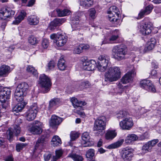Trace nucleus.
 I'll return each mask as SVG.
<instances>
[{
	"instance_id": "nucleus-1",
	"label": "nucleus",
	"mask_w": 161,
	"mask_h": 161,
	"mask_svg": "<svg viewBox=\"0 0 161 161\" xmlns=\"http://www.w3.org/2000/svg\"><path fill=\"white\" fill-rule=\"evenodd\" d=\"M121 72L120 68L116 66L111 67L105 73V81L113 82L117 80L121 77Z\"/></svg>"
},
{
	"instance_id": "nucleus-2",
	"label": "nucleus",
	"mask_w": 161,
	"mask_h": 161,
	"mask_svg": "<svg viewBox=\"0 0 161 161\" xmlns=\"http://www.w3.org/2000/svg\"><path fill=\"white\" fill-rule=\"evenodd\" d=\"M28 88V85L25 82H21L18 84L14 93V97L17 101L24 100L23 97L26 94V91Z\"/></svg>"
},
{
	"instance_id": "nucleus-3",
	"label": "nucleus",
	"mask_w": 161,
	"mask_h": 161,
	"mask_svg": "<svg viewBox=\"0 0 161 161\" xmlns=\"http://www.w3.org/2000/svg\"><path fill=\"white\" fill-rule=\"evenodd\" d=\"M112 52L114 58L118 60L125 59V56L127 53L126 47L123 45L114 46Z\"/></svg>"
},
{
	"instance_id": "nucleus-4",
	"label": "nucleus",
	"mask_w": 161,
	"mask_h": 161,
	"mask_svg": "<svg viewBox=\"0 0 161 161\" xmlns=\"http://www.w3.org/2000/svg\"><path fill=\"white\" fill-rule=\"evenodd\" d=\"M38 82L42 88L41 91L42 93H46L49 91L51 86V82L47 76L44 74L40 75Z\"/></svg>"
},
{
	"instance_id": "nucleus-5",
	"label": "nucleus",
	"mask_w": 161,
	"mask_h": 161,
	"mask_svg": "<svg viewBox=\"0 0 161 161\" xmlns=\"http://www.w3.org/2000/svg\"><path fill=\"white\" fill-rule=\"evenodd\" d=\"M109 20L117 25L119 24L120 13L117 8L115 6L110 7L108 12Z\"/></svg>"
},
{
	"instance_id": "nucleus-6",
	"label": "nucleus",
	"mask_w": 161,
	"mask_h": 161,
	"mask_svg": "<svg viewBox=\"0 0 161 161\" xmlns=\"http://www.w3.org/2000/svg\"><path fill=\"white\" fill-rule=\"evenodd\" d=\"M106 124V118L104 116L98 117L95 121L93 127V130L97 131L99 132L100 135L104 133V130L105 129Z\"/></svg>"
},
{
	"instance_id": "nucleus-7",
	"label": "nucleus",
	"mask_w": 161,
	"mask_h": 161,
	"mask_svg": "<svg viewBox=\"0 0 161 161\" xmlns=\"http://www.w3.org/2000/svg\"><path fill=\"white\" fill-rule=\"evenodd\" d=\"M109 60V56L106 55L100 56L96 64L97 68L98 70L100 72L105 71L108 64L110 63Z\"/></svg>"
},
{
	"instance_id": "nucleus-8",
	"label": "nucleus",
	"mask_w": 161,
	"mask_h": 161,
	"mask_svg": "<svg viewBox=\"0 0 161 161\" xmlns=\"http://www.w3.org/2000/svg\"><path fill=\"white\" fill-rule=\"evenodd\" d=\"M49 136L48 135H42L37 140L35 146L36 150H42L46 147V145L49 140Z\"/></svg>"
},
{
	"instance_id": "nucleus-9",
	"label": "nucleus",
	"mask_w": 161,
	"mask_h": 161,
	"mask_svg": "<svg viewBox=\"0 0 161 161\" xmlns=\"http://www.w3.org/2000/svg\"><path fill=\"white\" fill-rule=\"evenodd\" d=\"M153 27V24L150 22H142L139 26L140 32L143 35L150 34L151 32Z\"/></svg>"
},
{
	"instance_id": "nucleus-10",
	"label": "nucleus",
	"mask_w": 161,
	"mask_h": 161,
	"mask_svg": "<svg viewBox=\"0 0 161 161\" xmlns=\"http://www.w3.org/2000/svg\"><path fill=\"white\" fill-rule=\"evenodd\" d=\"M38 108L37 104L35 103L31 105L26 113V117L27 120L31 121L34 120L36 117L37 112Z\"/></svg>"
},
{
	"instance_id": "nucleus-11",
	"label": "nucleus",
	"mask_w": 161,
	"mask_h": 161,
	"mask_svg": "<svg viewBox=\"0 0 161 161\" xmlns=\"http://www.w3.org/2000/svg\"><path fill=\"white\" fill-rule=\"evenodd\" d=\"M15 12L9 8H3L0 11V18L4 20L13 17Z\"/></svg>"
},
{
	"instance_id": "nucleus-12",
	"label": "nucleus",
	"mask_w": 161,
	"mask_h": 161,
	"mask_svg": "<svg viewBox=\"0 0 161 161\" xmlns=\"http://www.w3.org/2000/svg\"><path fill=\"white\" fill-rule=\"evenodd\" d=\"M140 86L148 91L155 92L156 89L152 81L149 80H143L140 81Z\"/></svg>"
},
{
	"instance_id": "nucleus-13",
	"label": "nucleus",
	"mask_w": 161,
	"mask_h": 161,
	"mask_svg": "<svg viewBox=\"0 0 161 161\" xmlns=\"http://www.w3.org/2000/svg\"><path fill=\"white\" fill-rule=\"evenodd\" d=\"M21 128L19 125H14L13 128H10L7 132V138L10 141L13 137V133H14L16 136H18L20 132Z\"/></svg>"
},
{
	"instance_id": "nucleus-14",
	"label": "nucleus",
	"mask_w": 161,
	"mask_h": 161,
	"mask_svg": "<svg viewBox=\"0 0 161 161\" xmlns=\"http://www.w3.org/2000/svg\"><path fill=\"white\" fill-rule=\"evenodd\" d=\"M133 156L132 150L128 147L123 149L120 153V156L125 161H130Z\"/></svg>"
},
{
	"instance_id": "nucleus-15",
	"label": "nucleus",
	"mask_w": 161,
	"mask_h": 161,
	"mask_svg": "<svg viewBox=\"0 0 161 161\" xmlns=\"http://www.w3.org/2000/svg\"><path fill=\"white\" fill-rule=\"evenodd\" d=\"M133 122L130 117H126L119 123L121 128L123 130H130L133 125Z\"/></svg>"
},
{
	"instance_id": "nucleus-16",
	"label": "nucleus",
	"mask_w": 161,
	"mask_h": 161,
	"mask_svg": "<svg viewBox=\"0 0 161 161\" xmlns=\"http://www.w3.org/2000/svg\"><path fill=\"white\" fill-rule=\"evenodd\" d=\"M42 123L36 120L33 123L32 125L30 128V131L33 134H39L42 131Z\"/></svg>"
},
{
	"instance_id": "nucleus-17",
	"label": "nucleus",
	"mask_w": 161,
	"mask_h": 161,
	"mask_svg": "<svg viewBox=\"0 0 161 161\" xmlns=\"http://www.w3.org/2000/svg\"><path fill=\"white\" fill-rule=\"evenodd\" d=\"M11 91L7 88H4L0 91V101L2 103H5L6 100L10 97Z\"/></svg>"
},
{
	"instance_id": "nucleus-18",
	"label": "nucleus",
	"mask_w": 161,
	"mask_h": 161,
	"mask_svg": "<svg viewBox=\"0 0 161 161\" xmlns=\"http://www.w3.org/2000/svg\"><path fill=\"white\" fill-rule=\"evenodd\" d=\"M124 91V87L120 82L117 83V86H111L110 88L109 94L110 95H120Z\"/></svg>"
},
{
	"instance_id": "nucleus-19",
	"label": "nucleus",
	"mask_w": 161,
	"mask_h": 161,
	"mask_svg": "<svg viewBox=\"0 0 161 161\" xmlns=\"http://www.w3.org/2000/svg\"><path fill=\"white\" fill-rule=\"evenodd\" d=\"M82 61L83 62V69L89 71L94 70L95 68L96 64H97L96 61L94 60H91L89 61L85 60L84 62L82 59Z\"/></svg>"
},
{
	"instance_id": "nucleus-20",
	"label": "nucleus",
	"mask_w": 161,
	"mask_h": 161,
	"mask_svg": "<svg viewBox=\"0 0 161 161\" xmlns=\"http://www.w3.org/2000/svg\"><path fill=\"white\" fill-rule=\"evenodd\" d=\"M136 73L134 69L128 72L122 78L121 82L125 84L131 81L132 80L133 77L135 75Z\"/></svg>"
},
{
	"instance_id": "nucleus-21",
	"label": "nucleus",
	"mask_w": 161,
	"mask_h": 161,
	"mask_svg": "<svg viewBox=\"0 0 161 161\" xmlns=\"http://www.w3.org/2000/svg\"><path fill=\"white\" fill-rule=\"evenodd\" d=\"M62 103L60 99L55 97L51 99L49 102L48 108L49 110L55 109Z\"/></svg>"
},
{
	"instance_id": "nucleus-22",
	"label": "nucleus",
	"mask_w": 161,
	"mask_h": 161,
	"mask_svg": "<svg viewBox=\"0 0 161 161\" xmlns=\"http://www.w3.org/2000/svg\"><path fill=\"white\" fill-rule=\"evenodd\" d=\"M63 119L56 115H53L51 117V120L49 121V125L52 128L58 125L62 121Z\"/></svg>"
},
{
	"instance_id": "nucleus-23",
	"label": "nucleus",
	"mask_w": 161,
	"mask_h": 161,
	"mask_svg": "<svg viewBox=\"0 0 161 161\" xmlns=\"http://www.w3.org/2000/svg\"><path fill=\"white\" fill-rule=\"evenodd\" d=\"M156 43V40L154 38L152 37L148 41L143 50L145 53L152 50L154 47Z\"/></svg>"
},
{
	"instance_id": "nucleus-24",
	"label": "nucleus",
	"mask_w": 161,
	"mask_h": 161,
	"mask_svg": "<svg viewBox=\"0 0 161 161\" xmlns=\"http://www.w3.org/2000/svg\"><path fill=\"white\" fill-rule=\"evenodd\" d=\"M17 101L19 102V103L13 107L12 109L13 112H15L14 114L21 112L26 104V103L23 100Z\"/></svg>"
},
{
	"instance_id": "nucleus-25",
	"label": "nucleus",
	"mask_w": 161,
	"mask_h": 161,
	"mask_svg": "<svg viewBox=\"0 0 161 161\" xmlns=\"http://www.w3.org/2000/svg\"><path fill=\"white\" fill-rule=\"evenodd\" d=\"M111 36L108 38L109 42H114L117 39L120 35L119 31L118 30H115L114 31H111L110 32Z\"/></svg>"
},
{
	"instance_id": "nucleus-26",
	"label": "nucleus",
	"mask_w": 161,
	"mask_h": 161,
	"mask_svg": "<svg viewBox=\"0 0 161 161\" xmlns=\"http://www.w3.org/2000/svg\"><path fill=\"white\" fill-rule=\"evenodd\" d=\"M50 37L51 39L53 40L54 42H59L60 40H62L64 39H67L66 37L62 35L60 33H57V34L54 33L50 36Z\"/></svg>"
},
{
	"instance_id": "nucleus-27",
	"label": "nucleus",
	"mask_w": 161,
	"mask_h": 161,
	"mask_svg": "<svg viewBox=\"0 0 161 161\" xmlns=\"http://www.w3.org/2000/svg\"><path fill=\"white\" fill-rule=\"evenodd\" d=\"M89 48L88 45L84 44H81L76 47L74 49V53L79 54L82 53L83 50Z\"/></svg>"
},
{
	"instance_id": "nucleus-28",
	"label": "nucleus",
	"mask_w": 161,
	"mask_h": 161,
	"mask_svg": "<svg viewBox=\"0 0 161 161\" xmlns=\"http://www.w3.org/2000/svg\"><path fill=\"white\" fill-rule=\"evenodd\" d=\"M81 137L82 140L85 142L84 143L86 144L84 146H90V137L89 133L87 132H84L82 134Z\"/></svg>"
},
{
	"instance_id": "nucleus-29",
	"label": "nucleus",
	"mask_w": 161,
	"mask_h": 161,
	"mask_svg": "<svg viewBox=\"0 0 161 161\" xmlns=\"http://www.w3.org/2000/svg\"><path fill=\"white\" fill-rule=\"evenodd\" d=\"M10 67L5 65H2L0 67V76H5L9 72Z\"/></svg>"
},
{
	"instance_id": "nucleus-30",
	"label": "nucleus",
	"mask_w": 161,
	"mask_h": 161,
	"mask_svg": "<svg viewBox=\"0 0 161 161\" xmlns=\"http://www.w3.org/2000/svg\"><path fill=\"white\" fill-rule=\"evenodd\" d=\"M28 21L31 25H36L39 22V18L35 15H31L28 18Z\"/></svg>"
},
{
	"instance_id": "nucleus-31",
	"label": "nucleus",
	"mask_w": 161,
	"mask_h": 161,
	"mask_svg": "<svg viewBox=\"0 0 161 161\" xmlns=\"http://www.w3.org/2000/svg\"><path fill=\"white\" fill-rule=\"evenodd\" d=\"M153 8V6L152 4H150L145 8L144 10L141 11L139 14V16L142 17L144 15L149 14Z\"/></svg>"
},
{
	"instance_id": "nucleus-32",
	"label": "nucleus",
	"mask_w": 161,
	"mask_h": 161,
	"mask_svg": "<svg viewBox=\"0 0 161 161\" xmlns=\"http://www.w3.org/2000/svg\"><path fill=\"white\" fill-rule=\"evenodd\" d=\"M76 19L72 20L71 23V26L73 29V30L79 31L80 29L79 25V19L78 16L75 17Z\"/></svg>"
},
{
	"instance_id": "nucleus-33",
	"label": "nucleus",
	"mask_w": 161,
	"mask_h": 161,
	"mask_svg": "<svg viewBox=\"0 0 161 161\" xmlns=\"http://www.w3.org/2000/svg\"><path fill=\"white\" fill-rule=\"evenodd\" d=\"M93 0H80V5L85 8L91 6L93 4Z\"/></svg>"
},
{
	"instance_id": "nucleus-34",
	"label": "nucleus",
	"mask_w": 161,
	"mask_h": 161,
	"mask_svg": "<svg viewBox=\"0 0 161 161\" xmlns=\"http://www.w3.org/2000/svg\"><path fill=\"white\" fill-rule=\"evenodd\" d=\"M138 139V137L134 134L129 135L125 139V142L126 143L130 144L132 142Z\"/></svg>"
},
{
	"instance_id": "nucleus-35",
	"label": "nucleus",
	"mask_w": 161,
	"mask_h": 161,
	"mask_svg": "<svg viewBox=\"0 0 161 161\" xmlns=\"http://www.w3.org/2000/svg\"><path fill=\"white\" fill-rule=\"evenodd\" d=\"M58 66L59 70H65L66 67V65L65 64V61L63 57L61 58L58 61Z\"/></svg>"
},
{
	"instance_id": "nucleus-36",
	"label": "nucleus",
	"mask_w": 161,
	"mask_h": 161,
	"mask_svg": "<svg viewBox=\"0 0 161 161\" xmlns=\"http://www.w3.org/2000/svg\"><path fill=\"white\" fill-rule=\"evenodd\" d=\"M61 140L60 137L57 136H53L51 140V144L54 147L56 146L61 144Z\"/></svg>"
},
{
	"instance_id": "nucleus-37",
	"label": "nucleus",
	"mask_w": 161,
	"mask_h": 161,
	"mask_svg": "<svg viewBox=\"0 0 161 161\" xmlns=\"http://www.w3.org/2000/svg\"><path fill=\"white\" fill-rule=\"evenodd\" d=\"M27 72L33 76L37 77L38 75V73L37 70L32 66L31 65L28 66L26 68Z\"/></svg>"
},
{
	"instance_id": "nucleus-38",
	"label": "nucleus",
	"mask_w": 161,
	"mask_h": 161,
	"mask_svg": "<svg viewBox=\"0 0 161 161\" xmlns=\"http://www.w3.org/2000/svg\"><path fill=\"white\" fill-rule=\"evenodd\" d=\"M26 15V13L25 12L21 13L17 17L15 18L12 24L14 25H18L23 20Z\"/></svg>"
},
{
	"instance_id": "nucleus-39",
	"label": "nucleus",
	"mask_w": 161,
	"mask_h": 161,
	"mask_svg": "<svg viewBox=\"0 0 161 161\" xmlns=\"http://www.w3.org/2000/svg\"><path fill=\"white\" fill-rule=\"evenodd\" d=\"M68 157L71 158L74 161H83L84 160L81 156L72 153H69Z\"/></svg>"
},
{
	"instance_id": "nucleus-40",
	"label": "nucleus",
	"mask_w": 161,
	"mask_h": 161,
	"mask_svg": "<svg viewBox=\"0 0 161 161\" xmlns=\"http://www.w3.org/2000/svg\"><path fill=\"white\" fill-rule=\"evenodd\" d=\"M116 135L114 131H108L105 134V138L108 140H111L116 136Z\"/></svg>"
},
{
	"instance_id": "nucleus-41",
	"label": "nucleus",
	"mask_w": 161,
	"mask_h": 161,
	"mask_svg": "<svg viewBox=\"0 0 161 161\" xmlns=\"http://www.w3.org/2000/svg\"><path fill=\"white\" fill-rule=\"evenodd\" d=\"M64 151L62 149L56 150L55 151L56 155L53 157V161H56L62 156Z\"/></svg>"
},
{
	"instance_id": "nucleus-42",
	"label": "nucleus",
	"mask_w": 161,
	"mask_h": 161,
	"mask_svg": "<svg viewBox=\"0 0 161 161\" xmlns=\"http://www.w3.org/2000/svg\"><path fill=\"white\" fill-rule=\"evenodd\" d=\"M58 15L60 17H62L67 15L69 13V10L67 9H64L63 10H61L59 9H56Z\"/></svg>"
},
{
	"instance_id": "nucleus-43",
	"label": "nucleus",
	"mask_w": 161,
	"mask_h": 161,
	"mask_svg": "<svg viewBox=\"0 0 161 161\" xmlns=\"http://www.w3.org/2000/svg\"><path fill=\"white\" fill-rule=\"evenodd\" d=\"M124 141L123 139H121L116 142L108 146L109 148H115L120 147Z\"/></svg>"
},
{
	"instance_id": "nucleus-44",
	"label": "nucleus",
	"mask_w": 161,
	"mask_h": 161,
	"mask_svg": "<svg viewBox=\"0 0 161 161\" xmlns=\"http://www.w3.org/2000/svg\"><path fill=\"white\" fill-rule=\"evenodd\" d=\"M65 19L64 18H56L52 21L53 24L57 26H60L62 25L65 21Z\"/></svg>"
},
{
	"instance_id": "nucleus-45",
	"label": "nucleus",
	"mask_w": 161,
	"mask_h": 161,
	"mask_svg": "<svg viewBox=\"0 0 161 161\" xmlns=\"http://www.w3.org/2000/svg\"><path fill=\"white\" fill-rule=\"evenodd\" d=\"M28 42L32 45H35L38 43V40L36 38L33 36H31L28 38Z\"/></svg>"
},
{
	"instance_id": "nucleus-46",
	"label": "nucleus",
	"mask_w": 161,
	"mask_h": 161,
	"mask_svg": "<svg viewBox=\"0 0 161 161\" xmlns=\"http://www.w3.org/2000/svg\"><path fill=\"white\" fill-rule=\"evenodd\" d=\"M94 155V151L93 149H90L87 152L86 156L87 158L92 159Z\"/></svg>"
},
{
	"instance_id": "nucleus-47",
	"label": "nucleus",
	"mask_w": 161,
	"mask_h": 161,
	"mask_svg": "<svg viewBox=\"0 0 161 161\" xmlns=\"http://www.w3.org/2000/svg\"><path fill=\"white\" fill-rule=\"evenodd\" d=\"M127 113L125 111H121L117 114V117L118 119H122L127 116Z\"/></svg>"
},
{
	"instance_id": "nucleus-48",
	"label": "nucleus",
	"mask_w": 161,
	"mask_h": 161,
	"mask_svg": "<svg viewBox=\"0 0 161 161\" xmlns=\"http://www.w3.org/2000/svg\"><path fill=\"white\" fill-rule=\"evenodd\" d=\"M152 147L148 142L146 143L142 147V150L145 151V153H147L148 152L150 151Z\"/></svg>"
},
{
	"instance_id": "nucleus-49",
	"label": "nucleus",
	"mask_w": 161,
	"mask_h": 161,
	"mask_svg": "<svg viewBox=\"0 0 161 161\" xmlns=\"http://www.w3.org/2000/svg\"><path fill=\"white\" fill-rule=\"evenodd\" d=\"M27 145L26 143H19L16 145V150L18 152L22 150L23 148L25 147Z\"/></svg>"
},
{
	"instance_id": "nucleus-50",
	"label": "nucleus",
	"mask_w": 161,
	"mask_h": 161,
	"mask_svg": "<svg viewBox=\"0 0 161 161\" xmlns=\"http://www.w3.org/2000/svg\"><path fill=\"white\" fill-rule=\"evenodd\" d=\"M55 63L53 61H51L47 65V69L49 70H53L55 66Z\"/></svg>"
},
{
	"instance_id": "nucleus-51",
	"label": "nucleus",
	"mask_w": 161,
	"mask_h": 161,
	"mask_svg": "<svg viewBox=\"0 0 161 161\" xmlns=\"http://www.w3.org/2000/svg\"><path fill=\"white\" fill-rule=\"evenodd\" d=\"M86 104V103L85 102L78 101L76 104L75 105V106H74V108H79V109H82V106H84Z\"/></svg>"
},
{
	"instance_id": "nucleus-52",
	"label": "nucleus",
	"mask_w": 161,
	"mask_h": 161,
	"mask_svg": "<svg viewBox=\"0 0 161 161\" xmlns=\"http://www.w3.org/2000/svg\"><path fill=\"white\" fill-rule=\"evenodd\" d=\"M90 84L87 81L81 82L80 84V87L81 88H87L90 86Z\"/></svg>"
},
{
	"instance_id": "nucleus-53",
	"label": "nucleus",
	"mask_w": 161,
	"mask_h": 161,
	"mask_svg": "<svg viewBox=\"0 0 161 161\" xmlns=\"http://www.w3.org/2000/svg\"><path fill=\"white\" fill-rule=\"evenodd\" d=\"M149 137V135L148 133L146 132L140 135L139 137H138V139L139 140H143L145 139H148Z\"/></svg>"
},
{
	"instance_id": "nucleus-54",
	"label": "nucleus",
	"mask_w": 161,
	"mask_h": 161,
	"mask_svg": "<svg viewBox=\"0 0 161 161\" xmlns=\"http://www.w3.org/2000/svg\"><path fill=\"white\" fill-rule=\"evenodd\" d=\"M89 12L90 17L92 19L94 18L96 12L95 9L93 8H91L89 10Z\"/></svg>"
},
{
	"instance_id": "nucleus-55",
	"label": "nucleus",
	"mask_w": 161,
	"mask_h": 161,
	"mask_svg": "<svg viewBox=\"0 0 161 161\" xmlns=\"http://www.w3.org/2000/svg\"><path fill=\"white\" fill-rule=\"evenodd\" d=\"M67 39H64L62 40H60L59 42H55L57 45L58 46H62L66 42Z\"/></svg>"
},
{
	"instance_id": "nucleus-56",
	"label": "nucleus",
	"mask_w": 161,
	"mask_h": 161,
	"mask_svg": "<svg viewBox=\"0 0 161 161\" xmlns=\"http://www.w3.org/2000/svg\"><path fill=\"white\" fill-rule=\"evenodd\" d=\"M48 41L46 39H44L42 42V46L44 48H47L48 46Z\"/></svg>"
},
{
	"instance_id": "nucleus-57",
	"label": "nucleus",
	"mask_w": 161,
	"mask_h": 161,
	"mask_svg": "<svg viewBox=\"0 0 161 161\" xmlns=\"http://www.w3.org/2000/svg\"><path fill=\"white\" fill-rule=\"evenodd\" d=\"M53 23L52 21L50 23L48 27V30H50L52 31H54L55 29H56V28L57 26H55L54 24Z\"/></svg>"
},
{
	"instance_id": "nucleus-58",
	"label": "nucleus",
	"mask_w": 161,
	"mask_h": 161,
	"mask_svg": "<svg viewBox=\"0 0 161 161\" xmlns=\"http://www.w3.org/2000/svg\"><path fill=\"white\" fill-rule=\"evenodd\" d=\"M70 142L74 141L75 139H77L78 137V135L77 133H74L71 134L70 135Z\"/></svg>"
},
{
	"instance_id": "nucleus-59",
	"label": "nucleus",
	"mask_w": 161,
	"mask_h": 161,
	"mask_svg": "<svg viewBox=\"0 0 161 161\" xmlns=\"http://www.w3.org/2000/svg\"><path fill=\"white\" fill-rule=\"evenodd\" d=\"M158 142V140L157 139L152 140L150 141H149L148 142L152 147L154 146Z\"/></svg>"
},
{
	"instance_id": "nucleus-60",
	"label": "nucleus",
	"mask_w": 161,
	"mask_h": 161,
	"mask_svg": "<svg viewBox=\"0 0 161 161\" xmlns=\"http://www.w3.org/2000/svg\"><path fill=\"white\" fill-rule=\"evenodd\" d=\"M78 101L77 99L75 97H72L70 99V101L74 107V106H75V105L76 104Z\"/></svg>"
},
{
	"instance_id": "nucleus-61",
	"label": "nucleus",
	"mask_w": 161,
	"mask_h": 161,
	"mask_svg": "<svg viewBox=\"0 0 161 161\" xmlns=\"http://www.w3.org/2000/svg\"><path fill=\"white\" fill-rule=\"evenodd\" d=\"M51 157V155L50 154H45L44 155V159L45 161H48Z\"/></svg>"
},
{
	"instance_id": "nucleus-62",
	"label": "nucleus",
	"mask_w": 161,
	"mask_h": 161,
	"mask_svg": "<svg viewBox=\"0 0 161 161\" xmlns=\"http://www.w3.org/2000/svg\"><path fill=\"white\" fill-rule=\"evenodd\" d=\"M14 47L13 46H11L8 47L7 49L5 50L6 52H8L11 53V52L14 49Z\"/></svg>"
},
{
	"instance_id": "nucleus-63",
	"label": "nucleus",
	"mask_w": 161,
	"mask_h": 161,
	"mask_svg": "<svg viewBox=\"0 0 161 161\" xmlns=\"http://www.w3.org/2000/svg\"><path fill=\"white\" fill-rule=\"evenodd\" d=\"M5 160L6 161H14V159L12 155H9L6 157Z\"/></svg>"
},
{
	"instance_id": "nucleus-64",
	"label": "nucleus",
	"mask_w": 161,
	"mask_h": 161,
	"mask_svg": "<svg viewBox=\"0 0 161 161\" xmlns=\"http://www.w3.org/2000/svg\"><path fill=\"white\" fill-rule=\"evenodd\" d=\"M35 0H30L27 6L29 7L32 6L34 4Z\"/></svg>"
}]
</instances>
